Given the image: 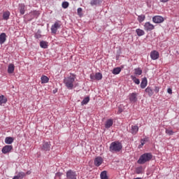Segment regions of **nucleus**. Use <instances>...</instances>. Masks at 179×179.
Masks as SVG:
<instances>
[{
    "instance_id": "nucleus-7",
    "label": "nucleus",
    "mask_w": 179,
    "mask_h": 179,
    "mask_svg": "<svg viewBox=\"0 0 179 179\" xmlns=\"http://www.w3.org/2000/svg\"><path fill=\"white\" fill-rule=\"evenodd\" d=\"M12 150H13V146L9 145H5L1 149V152H2L3 155H6L7 153H10V152H12Z\"/></svg>"
},
{
    "instance_id": "nucleus-37",
    "label": "nucleus",
    "mask_w": 179,
    "mask_h": 179,
    "mask_svg": "<svg viewBox=\"0 0 179 179\" xmlns=\"http://www.w3.org/2000/svg\"><path fill=\"white\" fill-rule=\"evenodd\" d=\"M35 38H41V31L38 30L37 33L34 35Z\"/></svg>"
},
{
    "instance_id": "nucleus-28",
    "label": "nucleus",
    "mask_w": 179,
    "mask_h": 179,
    "mask_svg": "<svg viewBox=\"0 0 179 179\" xmlns=\"http://www.w3.org/2000/svg\"><path fill=\"white\" fill-rule=\"evenodd\" d=\"M131 79L133 80L134 83L136 85H139L141 83V80L138 78H136L135 76H131Z\"/></svg>"
},
{
    "instance_id": "nucleus-8",
    "label": "nucleus",
    "mask_w": 179,
    "mask_h": 179,
    "mask_svg": "<svg viewBox=\"0 0 179 179\" xmlns=\"http://www.w3.org/2000/svg\"><path fill=\"white\" fill-rule=\"evenodd\" d=\"M60 28H61V25L59 22H55V24L51 27V33L52 34H57V31L58 29H60Z\"/></svg>"
},
{
    "instance_id": "nucleus-33",
    "label": "nucleus",
    "mask_w": 179,
    "mask_h": 179,
    "mask_svg": "<svg viewBox=\"0 0 179 179\" xmlns=\"http://www.w3.org/2000/svg\"><path fill=\"white\" fill-rule=\"evenodd\" d=\"M31 16L33 18L37 17L38 16H40V13L37 10H34V11L31 12Z\"/></svg>"
},
{
    "instance_id": "nucleus-36",
    "label": "nucleus",
    "mask_w": 179,
    "mask_h": 179,
    "mask_svg": "<svg viewBox=\"0 0 179 179\" xmlns=\"http://www.w3.org/2000/svg\"><path fill=\"white\" fill-rule=\"evenodd\" d=\"M143 170V168H142V166L137 167L136 169V174H142Z\"/></svg>"
},
{
    "instance_id": "nucleus-1",
    "label": "nucleus",
    "mask_w": 179,
    "mask_h": 179,
    "mask_svg": "<svg viewBox=\"0 0 179 179\" xmlns=\"http://www.w3.org/2000/svg\"><path fill=\"white\" fill-rule=\"evenodd\" d=\"M75 79H76V75L73 73H70V76L67 78H64V83L69 90H72L73 89V82H75Z\"/></svg>"
},
{
    "instance_id": "nucleus-47",
    "label": "nucleus",
    "mask_w": 179,
    "mask_h": 179,
    "mask_svg": "<svg viewBox=\"0 0 179 179\" xmlns=\"http://www.w3.org/2000/svg\"><path fill=\"white\" fill-rule=\"evenodd\" d=\"M52 92H53L54 94H55V93H57L58 92V90H55Z\"/></svg>"
},
{
    "instance_id": "nucleus-2",
    "label": "nucleus",
    "mask_w": 179,
    "mask_h": 179,
    "mask_svg": "<svg viewBox=\"0 0 179 179\" xmlns=\"http://www.w3.org/2000/svg\"><path fill=\"white\" fill-rule=\"evenodd\" d=\"M153 159V155L150 152H145L140 156L137 161L138 164H145L148 162H150Z\"/></svg>"
},
{
    "instance_id": "nucleus-9",
    "label": "nucleus",
    "mask_w": 179,
    "mask_h": 179,
    "mask_svg": "<svg viewBox=\"0 0 179 179\" xmlns=\"http://www.w3.org/2000/svg\"><path fill=\"white\" fill-rule=\"evenodd\" d=\"M144 30L145 31H152V30H155V25L150 24V22H147L144 24Z\"/></svg>"
},
{
    "instance_id": "nucleus-44",
    "label": "nucleus",
    "mask_w": 179,
    "mask_h": 179,
    "mask_svg": "<svg viewBox=\"0 0 179 179\" xmlns=\"http://www.w3.org/2000/svg\"><path fill=\"white\" fill-rule=\"evenodd\" d=\"M167 93H169V94H173V90H171V88H168Z\"/></svg>"
},
{
    "instance_id": "nucleus-4",
    "label": "nucleus",
    "mask_w": 179,
    "mask_h": 179,
    "mask_svg": "<svg viewBox=\"0 0 179 179\" xmlns=\"http://www.w3.org/2000/svg\"><path fill=\"white\" fill-rule=\"evenodd\" d=\"M41 150H42V152H50V150H51V143L43 142L41 146Z\"/></svg>"
},
{
    "instance_id": "nucleus-5",
    "label": "nucleus",
    "mask_w": 179,
    "mask_h": 179,
    "mask_svg": "<svg viewBox=\"0 0 179 179\" xmlns=\"http://www.w3.org/2000/svg\"><path fill=\"white\" fill-rule=\"evenodd\" d=\"M90 78L91 82H94V80H101L103 79V74L101 73H96L94 74H90Z\"/></svg>"
},
{
    "instance_id": "nucleus-41",
    "label": "nucleus",
    "mask_w": 179,
    "mask_h": 179,
    "mask_svg": "<svg viewBox=\"0 0 179 179\" xmlns=\"http://www.w3.org/2000/svg\"><path fill=\"white\" fill-rule=\"evenodd\" d=\"M82 8H78V10H77V13L79 16H82Z\"/></svg>"
},
{
    "instance_id": "nucleus-43",
    "label": "nucleus",
    "mask_w": 179,
    "mask_h": 179,
    "mask_svg": "<svg viewBox=\"0 0 179 179\" xmlns=\"http://www.w3.org/2000/svg\"><path fill=\"white\" fill-rule=\"evenodd\" d=\"M62 176V173H61V172H57V173L55 174V176H56V177H58L59 178H61Z\"/></svg>"
},
{
    "instance_id": "nucleus-46",
    "label": "nucleus",
    "mask_w": 179,
    "mask_h": 179,
    "mask_svg": "<svg viewBox=\"0 0 179 179\" xmlns=\"http://www.w3.org/2000/svg\"><path fill=\"white\" fill-rule=\"evenodd\" d=\"M170 0H160V2H162L163 3H166V2H169Z\"/></svg>"
},
{
    "instance_id": "nucleus-11",
    "label": "nucleus",
    "mask_w": 179,
    "mask_h": 179,
    "mask_svg": "<svg viewBox=\"0 0 179 179\" xmlns=\"http://www.w3.org/2000/svg\"><path fill=\"white\" fill-rule=\"evenodd\" d=\"M152 22L154 23H163L164 18L160 15H155L152 17Z\"/></svg>"
},
{
    "instance_id": "nucleus-14",
    "label": "nucleus",
    "mask_w": 179,
    "mask_h": 179,
    "mask_svg": "<svg viewBox=\"0 0 179 179\" xmlns=\"http://www.w3.org/2000/svg\"><path fill=\"white\" fill-rule=\"evenodd\" d=\"M145 92L149 97H152V96H153V94H155V91L152 90V88L151 87H148L145 90Z\"/></svg>"
},
{
    "instance_id": "nucleus-48",
    "label": "nucleus",
    "mask_w": 179,
    "mask_h": 179,
    "mask_svg": "<svg viewBox=\"0 0 179 179\" xmlns=\"http://www.w3.org/2000/svg\"><path fill=\"white\" fill-rule=\"evenodd\" d=\"M27 174H30V171H28L27 172Z\"/></svg>"
},
{
    "instance_id": "nucleus-24",
    "label": "nucleus",
    "mask_w": 179,
    "mask_h": 179,
    "mask_svg": "<svg viewBox=\"0 0 179 179\" xmlns=\"http://www.w3.org/2000/svg\"><path fill=\"white\" fill-rule=\"evenodd\" d=\"M15 72V65L10 64L8 67V73H13Z\"/></svg>"
},
{
    "instance_id": "nucleus-15",
    "label": "nucleus",
    "mask_w": 179,
    "mask_h": 179,
    "mask_svg": "<svg viewBox=\"0 0 179 179\" xmlns=\"http://www.w3.org/2000/svg\"><path fill=\"white\" fill-rule=\"evenodd\" d=\"M139 131V127L137 125H132L130 132L132 135H136Z\"/></svg>"
},
{
    "instance_id": "nucleus-23",
    "label": "nucleus",
    "mask_w": 179,
    "mask_h": 179,
    "mask_svg": "<svg viewBox=\"0 0 179 179\" xmlns=\"http://www.w3.org/2000/svg\"><path fill=\"white\" fill-rule=\"evenodd\" d=\"M6 41V34L1 33L0 34V44H3Z\"/></svg>"
},
{
    "instance_id": "nucleus-10",
    "label": "nucleus",
    "mask_w": 179,
    "mask_h": 179,
    "mask_svg": "<svg viewBox=\"0 0 179 179\" xmlns=\"http://www.w3.org/2000/svg\"><path fill=\"white\" fill-rule=\"evenodd\" d=\"M129 99L131 103H136L138 101V94L132 92L129 95Z\"/></svg>"
},
{
    "instance_id": "nucleus-18",
    "label": "nucleus",
    "mask_w": 179,
    "mask_h": 179,
    "mask_svg": "<svg viewBox=\"0 0 179 179\" xmlns=\"http://www.w3.org/2000/svg\"><path fill=\"white\" fill-rule=\"evenodd\" d=\"M114 124V122L113 121L112 119H108L105 124V128L108 129V128H111L113 127V124Z\"/></svg>"
},
{
    "instance_id": "nucleus-30",
    "label": "nucleus",
    "mask_w": 179,
    "mask_h": 179,
    "mask_svg": "<svg viewBox=\"0 0 179 179\" xmlns=\"http://www.w3.org/2000/svg\"><path fill=\"white\" fill-rule=\"evenodd\" d=\"M101 179H108V176H107V171H103L100 175Z\"/></svg>"
},
{
    "instance_id": "nucleus-35",
    "label": "nucleus",
    "mask_w": 179,
    "mask_h": 179,
    "mask_svg": "<svg viewBox=\"0 0 179 179\" xmlns=\"http://www.w3.org/2000/svg\"><path fill=\"white\" fill-rule=\"evenodd\" d=\"M26 173L24 172H19L16 176L19 179H23Z\"/></svg>"
},
{
    "instance_id": "nucleus-12",
    "label": "nucleus",
    "mask_w": 179,
    "mask_h": 179,
    "mask_svg": "<svg viewBox=\"0 0 179 179\" xmlns=\"http://www.w3.org/2000/svg\"><path fill=\"white\" fill-rule=\"evenodd\" d=\"M150 58L151 59H153V61H156V59H158L159 57V52L157 50H154L150 52Z\"/></svg>"
},
{
    "instance_id": "nucleus-40",
    "label": "nucleus",
    "mask_w": 179,
    "mask_h": 179,
    "mask_svg": "<svg viewBox=\"0 0 179 179\" xmlns=\"http://www.w3.org/2000/svg\"><path fill=\"white\" fill-rule=\"evenodd\" d=\"M166 134H167L168 135H173L174 131H173V130L166 129Z\"/></svg>"
},
{
    "instance_id": "nucleus-22",
    "label": "nucleus",
    "mask_w": 179,
    "mask_h": 179,
    "mask_svg": "<svg viewBox=\"0 0 179 179\" xmlns=\"http://www.w3.org/2000/svg\"><path fill=\"white\" fill-rule=\"evenodd\" d=\"M10 16V12L9 10L5 11L3 13V20H9V17Z\"/></svg>"
},
{
    "instance_id": "nucleus-20",
    "label": "nucleus",
    "mask_w": 179,
    "mask_h": 179,
    "mask_svg": "<svg viewBox=\"0 0 179 179\" xmlns=\"http://www.w3.org/2000/svg\"><path fill=\"white\" fill-rule=\"evenodd\" d=\"M6 103H8V98L3 95H1L0 96V106H2L3 104H6Z\"/></svg>"
},
{
    "instance_id": "nucleus-21",
    "label": "nucleus",
    "mask_w": 179,
    "mask_h": 179,
    "mask_svg": "<svg viewBox=\"0 0 179 179\" xmlns=\"http://www.w3.org/2000/svg\"><path fill=\"white\" fill-rule=\"evenodd\" d=\"M13 141H15V138H13V137H6L5 143L6 145H12V143H13Z\"/></svg>"
},
{
    "instance_id": "nucleus-16",
    "label": "nucleus",
    "mask_w": 179,
    "mask_h": 179,
    "mask_svg": "<svg viewBox=\"0 0 179 179\" xmlns=\"http://www.w3.org/2000/svg\"><path fill=\"white\" fill-rule=\"evenodd\" d=\"M18 10H20V15H24V13L26 12V6L24 4H19Z\"/></svg>"
},
{
    "instance_id": "nucleus-29",
    "label": "nucleus",
    "mask_w": 179,
    "mask_h": 179,
    "mask_svg": "<svg viewBox=\"0 0 179 179\" xmlns=\"http://www.w3.org/2000/svg\"><path fill=\"white\" fill-rule=\"evenodd\" d=\"M134 74L141 76V75H142V69L139 67L134 69Z\"/></svg>"
},
{
    "instance_id": "nucleus-32",
    "label": "nucleus",
    "mask_w": 179,
    "mask_h": 179,
    "mask_svg": "<svg viewBox=\"0 0 179 179\" xmlns=\"http://www.w3.org/2000/svg\"><path fill=\"white\" fill-rule=\"evenodd\" d=\"M41 80V83H48L50 78H48V77H47L46 76H43Z\"/></svg>"
},
{
    "instance_id": "nucleus-38",
    "label": "nucleus",
    "mask_w": 179,
    "mask_h": 179,
    "mask_svg": "<svg viewBox=\"0 0 179 179\" xmlns=\"http://www.w3.org/2000/svg\"><path fill=\"white\" fill-rule=\"evenodd\" d=\"M62 6L64 9H66L69 6V3L68 1H64L62 3Z\"/></svg>"
},
{
    "instance_id": "nucleus-13",
    "label": "nucleus",
    "mask_w": 179,
    "mask_h": 179,
    "mask_svg": "<svg viewBox=\"0 0 179 179\" xmlns=\"http://www.w3.org/2000/svg\"><path fill=\"white\" fill-rule=\"evenodd\" d=\"M103 164V158L101 157H97L94 159V164L96 167L101 166Z\"/></svg>"
},
{
    "instance_id": "nucleus-19",
    "label": "nucleus",
    "mask_w": 179,
    "mask_h": 179,
    "mask_svg": "<svg viewBox=\"0 0 179 179\" xmlns=\"http://www.w3.org/2000/svg\"><path fill=\"white\" fill-rule=\"evenodd\" d=\"M101 0H91L90 5L91 6H99V5H101Z\"/></svg>"
},
{
    "instance_id": "nucleus-27",
    "label": "nucleus",
    "mask_w": 179,
    "mask_h": 179,
    "mask_svg": "<svg viewBox=\"0 0 179 179\" xmlns=\"http://www.w3.org/2000/svg\"><path fill=\"white\" fill-rule=\"evenodd\" d=\"M89 101H90V96H87V97L84 98V99L81 101V106H86V104H87V103H89Z\"/></svg>"
},
{
    "instance_id": "nucleus-26",
    "label": "nucleus",
    "mask_w": 179,
    "mask_h": 179,
    "mask_svg": "<svg viewBox=\"0 0 179 179\" xmlns=\"http://www.w3.org/2000/svg\"><path fill=\"white\" fill-rule=\"evenodd\" d=\"M40 46L41 48H48V42L42 41L40 42Z\"/></svg>"
},
{
    "instance_id": "nucleus-34",
    "label": "nucleus",
    "mask_w": 179,
    "mask_h": 179,
    "mask_svg": "<svg viewBox=\"0 0 179 179\" xmlns=\"http://www.w3.org/2000/svg\"><path fill=\"white\" fill-rule=\"evenodd\" d=\"M145 17H146L145 16V15H141L138 16L137 20L139 22V23H142V22L145 20Z\"/></svg>"
},
{
    "instance_id": "nucleus-42",
    "label": "nucleus",
    "mask_w": 179,
    "mask_h": 179,
    "mask_svg": "<svg viewBox=\"0 0 179 179\" xmlns=\"http://www.w3.org/2000/svg\"><path fill=\"white\" fill-rule=\"evenodd\" d=\"M159 90H160V87H157V86H155L153 91H154L155 93L157 94V93H159Z\"/></svg>"
},
{
    "instance_id": "nucleus-31",
    "label": "nucleus",
    "mask_w": 179,
    "mask_h": 179,
    "mask_svg": "<svg viewBox=\"0 0 179 179\" xmlns=\"http://www.w3.org/2000/svg\"><path fill=\"white\" fill-rule=\"evenodd\" d=\"M120 72H121V68L116 67V68L113 69L112 73H113V75H118Z\"/></svg>"
},
{
    "instance_id": "nucleus-39",
    "label": "nucleus",
    "mask_w": 179,
    "mask_h": 179,
    "mask_svg": "<svg viewBox=\"0 0 179 179\" xmlns=\"http://www.w3.org/2000/svg\"><path fill=\"white\" fill-rule=\"evenodd\" d=\"M148 142V138H145L141 140V146H143V145H145V143Z\"/></svg>"
},
{
    "instance_id": "nucleus-25",
    "label": "nucleus",
    "mask_w": 179,
    "mask_h": 179,
    "mask_svg": "<svg viewBox=\"0 0 179 179\" xmlns=\"http://www.w3.org/2000/svg\"><path fill=\"white\" fill-rule=\"evenodd\" d=\"M136 33L137 36H138V37L145 36V31H143V29H136Z\"/></svg>"
},
{
    "instance_id": "nucleus-3",
    "label": "nucleus",
    "mask_w": 179,
    "mask_h": 179,
    "mask_svg": "<svg viewBox=\"0 0 179 179\" xmlns=\"http://www.w3.org/2000/svg\"><path fill=\"white\" fill-rule=\"evenodd\" d=\"M109 150L111 153H117L122 150V144L120 141L112 142L109 147Z\"/></svg>"
},
{
    "instance_id": "nucleus-17",
    "label": "nucleus",
    "mask_w": 179,
    "mask_h": 179,
    "mask_svg": "<svg viewBox=\"0 0 179 179\" xmlns=\"http://www.w3.org/2000/svg\"><path fill=\"white\" fill-rule=\"evenodd\" d=\"M140 86L141 89H145V87L148 86V78H146V77L142 78V81L141 83Z\"/></svg>"
},
{
    "instance_id": "nucleus-45",
    "label": "nucleus",
    "mask_w": 179,
    "mask_h": 179,
    "mask_svg": "<svg viewBox=\"0 0 179 179\" xmlns=\"http://www.w3.org/2000/svg\"><path fill=\"white\" fill-rule=\"evenodd\" d=\"M122 111H124V110H122V108L121 107H119L117 114H121V113H122Z\"/></svg>"
},
{
    "instance_id": "nucleus-6",
    "label": "nucleus",
    "mask_w": 179,
    "mask_h": 179,
    "mask_svg": "<svg viewBox=\"0 0 179 179\" xmlns=\"http://www.w3.org/2000/svg\"><path fill=\"white\" fill-rule=\"evenodd\" d=\"M66 177L67 179H76L78 174H76V171L70 169L66 172Z\"/></svg>"
}]
</instances>
